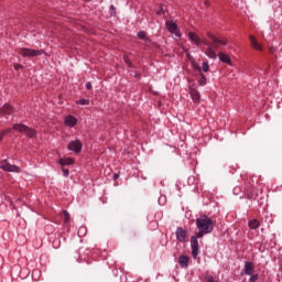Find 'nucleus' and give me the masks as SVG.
<instances>
[{"instance_id":"nucleus-7","label":"nucleus","mask_w":282,"mask_h":282,"mask_svg":"<svg viewBox=\"0 0 282 282\" xmlns=\"http://www.w3.org/2000/svg\"><path fill=\"white\" fill-rule=\"evenodd\" d=\"M191 248H192V257L194 259H197V256L199 254V242L197 241V238L195 237L191 238Z\"/></svg>"},{"instance_id":"nucleus-5","label":"nucleus","mask_w":282,"mask_h":282,"mask_svg":"<svg viewBox=\"0 0 282 282\" xmlns=\"http://www.w3.org/2000/svg\"><path fill=\"white\" fill-rule=\"evenodd\" d=\"M207 36L208 39H210L212 43L214 44V50H217L219 45H228V40L226 39H219L213 35V33H207Z\"/></svg>"},{"instance_id":"nucleus-15","label":"nucleus","mask_w":282,"mask_h":282,"mask_svg":"<svg viewBox=\"0 0 282 282\" xmlns=\"http://www.w3.org/2000/svg\"><path fill=\"white\" fill-rule=\"evenodd\" d=\"M188 261L189 258L187 256H181L178 258V265H181V268L186 269L188 268Z\"/></svg>"},{"instance_id":"nucleus-19","label":"nucleus","mask_w":282,"mask_h":282,"mask_svg":"<svg viewBox=\"0 0 282 282\" xmlns=\"http://www.w3.org/2000/svg\"><path fill=\"white\" fill-rule=\"evenodd\" d=\"M259 226H261V224L257 219H252L249 221V228H251V230H257Z\"/></svg>"},{"instance_id":"nucleus-13","label":"nucleus","mask_w":282,"mask_h":282,"mask_svg":"<svg viewBox=\"0 0 282 282\" xmlns=\"http://www.w3.org/2000/svg\"><path fill=\"white\" fill-rule=\"evenodd\" d=\"M245 274L248 276H252V274H254V264H252V262L245 263Z\"/></svg>"},{"instance_id":"nucleus-37","label":"nucleus","mask_w":282,"mask_h":282,"mask_svg":"<svg viewBox=\"0 0 282 282\" xmlns=\"http://www.w3.org/2000/svg\"><path fill=\"white\" fill-rule=\"evenodd\" d=\"M80 230H85V228L82 227V228H79V232H80Z\"/></svg>"},{"instance_id":"nucleus-24","label":"nucleus","mask_w":282,"mask_h":282,"mask_svg":"<svg viewBox=\"0 0 282 282\" xmlns=\"http://www.w3.org/2000/svg\"><path fill=\"white\" fill-rule=\"evenodd\" d=\"M63 215H64V223L69 224V219H70L69 213H67V210H64Z\"/></svg>"},{"instance_id":"nucleus-23","label":"nucleus","mask_w":282,"mask_h":282,"mask_svg":"<svg viewBox=\"0 0 282 282\" xmlns=\"http://www.w3.org/2000/svg\"><path fill=\"white\" fill-rule=\"evenodd\" d=\"M210 66L208 65V62H204L203 66L200 67V72H209Z\"/></svg>"},{"instance_id":"nucleus-25","label":"nucleus","mask_w":282,"mask_h":282,"mask_svg":"<svg viewBox=\"0 0 282 282\" xmlns=\"http://www.w3.org/2000/svg\"><path fill=\"white\" fill-rule=\"evenodd\" d=\"M200 79H199V85H202V87H204V85H206V76H204V74L199 73Z\"/></svg>"},{"instance_id":"nucleus-2","label":"nucleus","mask_w":282,"mask_h":282,"mask_svg":"<svg viewBox=\"0 0 282 282\" xmlns=\"http://www.w3.org/2000/svg\"><path fill=\"white\" fill-rule=\"evenodd\" d=\"M19 54L24 58H34L36 56H41V54H45V51L24 47L20 48Z\"/></svg>"},{"instance_id":"nucleus-8","label":"nucleus","mask_w":282,"mask_h":282,"mask_svg":"<svg viewBox=\"0 0 282 282\" xmlns=\"http://www.w3.org/2000/svg\"><path fill=\"white\" fill-rule=\"evenodd\" d=\"M165 25L171 34H174V36H180V29L175 22L167 21Z\"/></svg>"},{"instance_id":"nucleus-26","label":"nucleus","mask_w":282,"mask_h":282,"mask_svg":"<svg viewBox=\"0 0 282 282\" xmlns=\"http://www.w3.org/2000/svg\"><path fill=\"white\" fill-rule=\"evenodd\" d=\"M205 235H208V232L203 231V230H198V232L196 234V238L202 239V237H204Z\"/></svg>"},{"instance_id":"nucleus-3","label":"nucleus","mask_w":282,"mask_h":282,"mask_svg":"<svg viewBox=\"0 0 282 282\" xmlns=\"http://www.w3.org/2000/svg\"><path fill=\"white\" fill-rule=\"evenodd\" d=\"M13 129L14 131H19V133H24L28 138H34V135H36V131H34V129L22 123L13 124Z\"/></svg>"},{"instance_id":"nucleus-11","label":"nucleus","mask_w":282,"mask_h":282,"mask_svg":"<svg viewBox=\"0 0 282 282\" xmlns=\"http://www.w3.org/2000/svg\"><path fill=\"white\" fill-rule=\"evenodd\" d=\"M77 122H78V119H76V117L72 115L65 117L64 119V123L66 124V127H76Z\"/></svg>"},{"instance_id":"nucleus-29","label":"nucleus","mask_w":282,"mask_h":282,"mask_svg":"<svg viewBox=\"0 0 282 282\" xmlns=\"http://www.w3.org/2000/svg\"><path fill=\"white\" fill-rule=\"evenodd\" d=\"M205 281L206 282H215V278H213V275H206Z\"/></svg>"},{"instance_id":"nucleus-34","label":"nucleus","mask_w":282,"mask_h":282,"mask_svg":"<svg viewBox=\"0 0 282 282\" xmlns=\"http://www.w3.org/2000/svg\"><path fill=\"white\" fill-rule=\"evenodd\" d=\"M86 89H91V83L88 82V83L86 84Z\"/></svg>"},{"instance_id":"nucleus-30","label":"nucleus","mask_w":282,"mask_h":282,"mask_svg":"<svg viewBox=\"0 0 282 282\" xmlns=\"http://www.w3.org/2000/svg\"><path fill=\"white\" fill-rule=\"evenodd\" d=\"M123 61L128 65V67H131V59H129V57L124 56Z\"/></svg>"},{"instance_id":"nucleus-17","label":"nucleus","mask_w":282,"mask_h":282,"mask_svg":"<svg viewBox=\"0 0 282 282\" xmlns=\"http://www.w3.org/2000/svg\"><path fill=\"white\" fill-rule=\"evenodd\" d=\"M249 39H250L253 50H259V51L262 50L261 44H259V42H257V39H254L253 35H250Z\"/></svg>"},{"instance_id":"nucleus-20","label":"nucleus","mask_w":282,"mask_h":282,"mask_svg":"<svg viewBox=\"0 0 282 282\" xmlns=\"http://www.w3.org/2000/svg\"><path fill=\"white\" fill-rule=\"evenodd\" d=\"M191 98L194 102H199V99H200L199 93H197V90H192Z\"/></svg>"},{"instance_id":"nucleus-4","label":"nucleus","mask_w":282,"mask_h":282,"mask_svg":"<svg viewBox=\"0 0 282 282\" xmlns=\"http://www.w3.org/2000/svg\"><path fill=\"white\" fill-rule=\"evenodd\" d=\"M0 169L7 173H21V167L10 164L8 160L1 162Z\"/></svg>"},{"instance_id":"nucleus-28","label":"nucleus","mask_w":282,"mask_h":282,"mask_svg":"<svg viewBox=\"0 0 282 282\" xmlns=\"http://www.w3.org/2000/svg\"><path fill=\"white\" fill-rule=\"evenodd\" d=\"M138 39H142V40L147 39V32L140 31V32L138 33Z\"/></svg>"},{"instance_id":"nucleus-16","label":"nucleus","mask_w":282,"mask_h":282,"mask_svg":"<svg viewBox=\"0 0 282 282\" xmlns=\"http://www.w3.org/2000/svg\"><path fill=\"white\" fill-rule=\"evenodd\" d=\"M58 164H61V166H69L74 164V159L72 158L59 159Z\"/></svg>"},{"instance_id":"nucleus-9","label":"nucleus","mask_w":282,"mask_h":282,"mask_svg":"<svg viewBox=\"0 0 282 282\" xmlns=\"http://www.w3.org/2000/svg\"><path fill=\"white\" fill-rule=\"evenodd\" d=\"M186 237H188V232H186V230H184L182 227H178L176 229L177 241H180L181 243H184V241H186Z\"/></svg>"},{"instance_id":"nucleus-6","label":"nucleus","mask_w":282,"mask_h":282,"mask_svg":"<svg viewBox=\"0 0 282 282\" xmlns=\"http://www.w3.org/2000/svg\"><path fill=\"white\" fill-rule=\"evenodd\" d=\"M67 149L74 153H80V151H83V142H80V140L70 141L67 145Z\"/></svg>"},{"instance_id":"nucleus-10","label":"nucleus","mask_w":282,"mask_h":282,"mask_svg":"<svg viewBox=\"0 0 282 282\" xmlns=\"http://www.w3.org/2000/svg\"><path fill=\"white\" fill-rule=\"evenodd\" d=\"M204 45H207V50L205 52L206 56H208V58H217V53H216V50L215 46H210L208 45V42H204Z\"/></svg>"},{"instance_id":"nucleus-36","label":"nucleus","mask_w":282,"mask_h":282,"mask_svg":"<svg viewBox=\"0 0 282 282\" xmlns=\"http://www.w3.org/2000/svg\"><path fill=\"white\" fill-rule=\"evenodd\" d=\"M1 140H3V135L2 134H0V142H1Z\"/></svg>"},{"instance_id":"nucleus-32","label":"nucleus","mask_w":282,"mask_h":282,"mask_svg":"<svg viewBox=\"0 0 282 282\" xmlns=\"http://www.w3.org/2000/svg\"><path fill=\"white\" fill-rule=\"evenodd\" d=\"M64 177H69V170H63Z\"/></svg>"},{"instance_id":"nucleus-27","label":"nucleus","mask_w":282,"mask_h":282,"mask_svg":"<svg viewBox=\"0 0 282 282\" xmlns=\"http://www.w3.org/2000/svg\"><path fill=\"white\" fill-rule=\"evenodd\" d=\"M258 281H259V274H253L249 279V282H258Z\"/></svg>"},{"instance_id":"nucleus-1","label":"nucleus","mask_w":282,"mask_h":282,"mask_svg":"<svg viewBox=\"0 0 282 282\" xmlns=\"http://www.w3.org/2000/svg\"><path fill=\"white\" fill-rule=\"evenodd\" d=\"M196 226L198 230H202L203 232H207V235H210V231L215 230V224H213V219H210L207 216H202L197 218Z\"/></svg>"},{"instance_id":"nucleus-33","label":"nucleus","mask_w":282,"mask_h":282,"mask_svg":"<svg viewBox=\"0 0 282 282\" xmlns=\"http://www.w3.org/2000/svg\"><path fill=\"white\" fill-rule=\"evenodd\" d=\"M23 68V65L21 64H15L14 65V69L19 70V69H22Z\"/></svg>"},{"instance_id":"nucleus-14","label":"nucleus","mask_w":282,"mask_h":282,"mask_svg":"<svg viewBox=\"0 0 282 282\" xmlns=\"http://www.w3.org/2000/svg\"><path fill=\"white\" fill-rule=\"evenodd\" d=\"M188 39L189 41H192V43H194L195 45H202L203 41L202 39L198 37L197 34L189 32L188 33Z\"/></svg>"},{"instance_id":"nucleus-21","label":"nucleus","mask_w":282,"mask_h":282,"mask_svg":"<svg viewBox=\"0 0 282 282\" xmlns=\"http://www.w3.org/2000/svg\"><path fill=\"white\" fill-rule=\"evenodd\" d=\"M77 105H82L83 107L89 105V99L82 98L76 101Z\"/></svg>"},{"instance_id":"nucleus-18","label":"nucleus","mask_w":282,"mask_h":282,"mask_svg":"<svg viewBox=\"0 0 282 282\" xmlns=\"http://www.w3.org/2000/svg\"><path fill=\"white\" fill-rule=\"evenodd\" d=\"M218 58L221 61V63H227L230 65V56H228L226 53H219Z\"/></svg>"},{"instance_id":"nucleus-22","label":"nucleus","mask_w":282,"mask_h":282,"mask_svg":"<svg viewBox=\"0 0 282 282\" xmlns=\"http://www.w3.org/2000/svg\"><path fill=\"white\" fill-rule=\"evenodd\" d=\"M192 65H193L194 69H197V72L199 74H202V66H199V64H197V62H195V59H192Z\"/></svg>"},{"instance_id":"nucleus-12","label":"nucleus","mask_w":282,"mask_h":282,"mask_svg":"<svg viewBox=\"0 0 282 282\" xmlns=\"http://www.w3.org/2000/svg\"><path fill=\"white\" fill-rule=\"evenodd\" d=\"M12 113V106L6 104L2 108H0V118L3 116H11Z\"/></svg>"},{"instance_id":"nucleus-31","label":"nucleus","mask_w":282,"mask_h":282,"mask_svg":"<svg viewBox=\"0 0 282 282\" xmlns=\"http://www.w3.org/2000/svg\"><path fill=\"white\" fill-rule=\"evenodd\" d=\"M10 131H12V129L8 128L7 130H3L0 134L2 135H6V133H10Z\"/></svg>"},{"instance_id":"nucleus-35","label":"nucleus","mask_w":282,"mask_h":282,"mask_svg":"<svg viewBox=\"0 0 282 282\" xmlns=\"http://www.w3.org/2000/svg\"><path fill=\"white\" fill-rule=\"evenodd\" d=\"M118 177H120V175H118V174L113 175V180H118Z\"/></svg>"}]
</instances>
